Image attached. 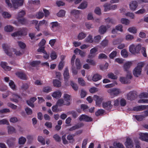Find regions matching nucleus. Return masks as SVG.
<instances>
[{
	"mask_svg": "<svg viewBox=\"0 0 148 148\" xmlns=\"http://www.w3.org/2000/svg\"><path fill=\"white\" fill-rule=\"evenodd\" d=\"M11 1L12 3L10 0H5V3L9 7L15 9L23 5L24 0H11Z\"/></svg>",
	"mask_w": 148,
	"mask_h": 148,
	"instance_id": "f257e3e1",
	"label": "nucleus"
},
{
	"mask_svg": "<svg viewBox=\"0 0 148 148\" xmlns=\"http://www.w3.org/2000/svg\"><path fill=\"white\" fill-rule=\"evenodd\" d=\"M143 66L144 63L143 62H140L137 64V66L134 68L133 71V73L134 76L138 77L141 75Z\"/></svg>",
	"mask_w": 148,
	"mask_h": 148,
	"instance_id": "f03ea898",
	"label": "nucleus"
},
{
	"mask_svg": "<svg viewBox=\"0 0 148 148\" xmlns=\"http://www.w3.org/2000/svg\"><path fill=\"white\" fill-rule=\"evenodd\" d=\"M141 47V45L140 44L137 45L132 44L129 47V51L133 54H138L139 53Z\"/></svg>",
	"mask_w": 148,
	"mask_h": 148,
	"instance_id": "7ed1b4c3",
	"label": "nucleus"
},
{
	"mask_svg": "<svg viewBox=\"0 0 148 148\" xmlns=\"http://www.w3.org/2000/svg\"><path fill=\"white\" fill-rule=\"evenodd\" d=\"M27 29L25 28L20 29L18 31L14 32L11 34V36L14 38L18 36L25 35L27 34Z\"/></svg>",
	"mask_w": 148,
	"mask_h": 148,
	"instance_id": "20e7f679",
	"label": "nucleus"
},
{
	"mask_svg": "<svg viewBox=\"0 0 148 148\" xmlns=\"http://www.w3.org/2000/svg\"><path fill=\"white\" fill-rule=\"evenodd\" d=\"M2 47L5 53L8 56H12L13 54L12 51H11V49H10V47L7 44H3L2 45Z\"/></svg>",
	"mask_w": 148,
	"mask_h": 148,
	"instance_id": "39448f33",
	"label": "nucleus"
},
{
	"mask_svg": "<svg viewBox=\"0 0 148 148\" xmlns=\"http://www.w3.org/2000/svg\"><path fill=\"white\" fill-rule=\"evenodd\" d=\"M4 80L5 82L8 83L11 89L14 91L16 90V85L13 81L10 80L9 78L7 77H5Z\"/></svg>",
	"mask_w": 148,
	"mask_h": 148,
	"instance_id": "423d86ee",
	"label": "nucleus"
},
{
	"mask_svg": "<svg viewBox=\"0 0 148 148\" xmlns=\"http://www.w3.org/2000/svg\"><path fill=\"white\" fill-rule=\"evenodd\" d=\"M111 96H116L121 92L119 89L117 88H110L107 91Z\"/></svg>",
	"mask_w": 148,
	"mask_h": 148,
	"instance_id": "0eeeda50",
	"label": "nucleus"
},
{
	"mask_svg": "<svg viewBox=\"0 0 148 148\" xmlns=\"http://www.w3.org/2000/svg\"><path fill=\"white\" fill-rule=\"evenodd\" d=\"M10 94H11V96L10 97V101L17 103L18 102V99L20 98V96L17 93L12 92H11Z\"/></svg>",
	"mask_w": 148,
	"mask_h": 148,
	"instance_id": "6e6552de",
	"label": "nucleus"
},
{
	"mask_svg": "<svg viewBox=\"0 0 148 148\" xmlns=\"http://www.w3.org/2000/svg\"><path fill=\"white\" fill-rule=\"evenodd\" d=\"M124 144L127 148H134L133 141L129 137H127Z\"/></svg>",
	"mask_w": 148,
	"mask_h": 148,
	"instance_id": "1a4fd4ad",
	"label": "nucleus"
},
{
	"mask_svg": "<svg viewBox=\"0 0 148 148\" xmlns=\"http://www.w3.org/2000/svg\"><path fill=\"white\" fill-rule=\"evenodd\" d=\"M93 98L95 101L96 105L99 106L101 105V102L103 100V97L96 95H95L94 96Z\"/></svg>",
	"mask_w": 148,
	"mask_h": 148,
	"instance_id": "9d476101",
	"label": "nucleus"
},
{
	"mask_svg": "<svg viewBox=\"0 0 148 148\" xmlns=\"http://www.w3.org/2000/svg\"><path fill=\"white\" fill-rule=\"evenodd\" d=\"M138 6V2L135 0L131 1L129 4L130 9L133 11L136 10Z\"/></svg>",
	"mask_w": 148,
	"mask_h": 148,
	"instance_id": "9b49d317",
	"label": "nucleus"
},
{
	"mask_svg": "<svg viewBox=\"0 0 148 148\" xmlns=\"http://www.w3.org/2000/svg\"><path fill=\"white\" fill-rule=\"evenodd\" d=\"M111 101H107L103 102L102 104L103 107L106 110H109L112 107V105L111 104Z\"/></svg>",
	"mask_w": 148,
	"mask_h": 148,
	"instance_id": "f8f14e48",
	"label": "nucleus"
},
{
	"mask_svg": "<svg viewBox=\"0 0 148 148\" xmlns=\"http://www.w3.org/2000/svg\"><path fill=\"white\" fill-rule=\"evenodd\" d=\"M139 138L141 140L148 142V133H140Z\"/></svg>",
	"mask_w": 148,
	"mask_h": 148,
	"instance_id": "ddd939ff",
	"label": "nucleus"
},
{
	"mask_svg": "<svg viewBox=\"0 0 148 148\" xmlns=\"http://www.w3.org/2000/svg\"><path fill=\"white\" fill-rule=\"evenodd\" d=\"M98 51V49L96 48H92L90 51V53L88 56L89 58H93L97 54V52Z\"/></svg>",
	"mask_w": 148,
	"mask_h": 148,
	"instance_id": "4468645a",
	"label": "nucleus"
},
{
	"mask_svg": "<svg viewBox=\"0 0 148 148\" xmlns=\"http://www.w3.org/2000/svg\"><path fill=\"white\" fill-rule=\"evenodd\" d=\"M62 95V93L60 90H58L52 93V96L54 98L58 99L60 98Z\"/></svg>",
	"mask_w": 148,
	"mask_h": 148,
	"instance_id": "2eb2a0df",
	"label": "nucleus"
},
{
	"mask_svg": "<svg viewBox=\"0 0 148 148\" xmlns=\"http://www.w3.org/2000/svg\"><path fill=\"white\" fill-rule=\"evenodd\" d=\"M136 95V94L135 92L131 91L127 94V98L129 100H133L135 99Z\"/></svg>",
	"mask_w": 148,
	"mask_h": 148,
	"instance_id": "dca6fc26",
	"label": "nucleus"
},
{
	"mask_svg": "<svg viewBox=\"0 0 148 148\" xmlns=\"http://www.w3.org/2000/svg\"><path fill=\"white\" fill-rule=\"evenodd\" d=\"M132 61H128L124 63L123 65V68L125 71L127 72L130 71L128 70L132 64Z\"/></svg>",
	"mask_w": 148,
	"mask_h": 148,
	"instance_id": "f3484780",
	"label": "nucleus"
},
{
	"mask_svg": "<svg viewBox=\"0 0 148 148\" xmlns=\"http://www.w3.org/2000/svg\"><path fill=\"white\" fill-rule=\"evenodd\" d=\"M145 109H148V105H142L139 106L135 107L133 108L134 110L137 111H141Z\"/></svg>",
	"mask_w": 148,
	"mask_h": 148,
	"instance_id": "a211bd4d",
	"label": "nucleus"
},
{
	"mask_svg": "<svg viewBox=\"0 0 148 148\" xmlns=\"http://www.w3.org/2000/svg\"><path fill=\"white\" fill-rule=\"evenodd\" d=\"M110 27L109 25L106 26L102 25L99 28V32L101 34H103L106 32L107 29Z\"/></svg>",
	"mask_w": 148,
	"mask_h": 148,
	"instance_id": "6ab92c4d",
	"label": "nucleus"
},
{
	"mask_svg": "<svg viewBox=\"0 0 148 148\" xmlns=\"http://www.w3.org/2000/svg\"><path fill=\"white\" fill-rule=\"evenodd\" d=\"M64 104L66 105H69L70 104V96L67 94H64Z\"/></svg>",
	"mask_w": 148,
	"mask_h": 148,
	"instance_id": "aec40b11",
	"label": "nucleus"
},
{
	"mask_svg": "<svg viewBox=\"0 0 148 148\" xmlns=\"http://www.w3.org/2000/svg\"><path fill=\"white\" fill-rule=\"evenodd\" d=\"M16 75L20 79L26 80L27 79V76L23 72H18L16 73Z\"/></svg>",
	"mask_w": 148,
	"mask_h": 148,
	"instance_id": "412c9836",
	"label": "nucleus"
},
{
	"mask_svg": "<svg viewBox=\"0 0 148 148\" xmlns=\"http://www.w3.org/2000/svg\"><path fill=\"white\" fill-rule=\"evenodd\" d=\"M79 120L80 121H92V119L90 117L87 115H82L79 118Z\"/></svg>",
	"mask_w": 148,
	"mask_h": 148,
	"instance_id": "4be33fe9",
	"label": "nucleus"
},
{
	"mask_svg": "<svg viewBox=\"0 0 148 148\" xmlns=\"http://www.w3.org/2000/svg\"><path fill=\"white\" fill-rule=\"evenodd\" d=\"M1 14L2 16L4 18L9 19L12 17V14L10 12L6 11H2Z\"/></svg>",
	"mask_w": 148,
	"mask_h": 148,
	"instance_id": "5701e85b",
	"label": "nucleus"
},
{
	"mask_svg": "<svg viewBox=\"0 0 148 148\" xmlns=\"http://www.w3.org/2000/svg\"><path fill=\"white\" fill-rule=\"evenodd\" d=\"M26 12L25 10H21L18 12L17 15L16 16V19H19L20 18H22L25 15Z\"/></svg>",
	"mask_w": 148,
	"mask_h": 148,
	"instance_id": "b1692460",
	"label": "nucleus"
},
{
	"mask_svg": "<svg viewBox=\"0 0 148 148\" xmlns=\"http://www.w3.org/2000/svg\"><path fill=\"white\" fill-rule=\"evenodd\" d=\"M36 98L35 97L31 98L29 100L27 101V103L29 106L33 108L34 106L33 103L36 100Z\"/></svg>",
	"mask_w": 148,
	"mask_h": 148,
	"instance_id": "393cba45",
	"label": "nucleus"
},
{
	"mask_svg": "<svg viewBox=\"0 0 148 148\" xmlns=\"http://www.w3.org/2000/svg\"><path fill=\"white\" fill-rule=\"evenodd\" d=\"M7 63L6 62H1V65L5 70L6 71H10L11 68V67L7 66Z\"/></svg>",
	"mask_w": 148,
	"mask_h": 148,
	"instance_id": "a878e982",
	"label": "nucleus"
},
{
	"mask_svg": "<svg viewBox=\"0 0 148 148\" xmlns=\"http://www.w3.org/2000/svg\"><path fill=\"white\" fill-rule=\"evenodd\" d=\"M44 16V14L43 13L42 10H41L36 13L35 16L38 19H40L43 18Z\"/></svg>",
	"mask_w": 148,
	"mask_h": 148,
	"instance_id": "bb28decb",
	"label": "nucleus"
},
{
	"mask_svg": "<svg viewBox=\"0 0 148 148\" xmlns=\"http://www.w3.org/2000/svg\"><path fill=\"white\" fill-rule=\"evenodd\" d=\"M102 78V76L96 73L92 77V80L94 82L97 81L100 79Z\"/></svg>",
	"mask_w": 148,
	"mask_h": 148,
	"instance_id": "cd10ccee",
	"label": "nucleus"
},
{
	"mask_svg": "<svg viewBox=\"0 0 148 148\" xmlns=\"http://www.w3.org/2000/svg\"><path fill=\"white\" fill-rule=\"evenodd\" d=\"M64 78L65 81L68 80L69 78V70L67 68H66L64 71L63 74Z\"/></svg>",
	"mask_w": 148,
	"mask_h": 148,
	"instance_id": "c85d7f7f",
	"label": "nucleus"
},
{
	"mask_svg": "<svg viewBox=\"0 0 148 148\" xmlns=\"http://www.w3.org/2000/svg\"><path fill=\"white\" fill-rule=\"evenodd\" d=\"M71 13L72 15L74 16L77 18H79V15L80 13L79 11L74 10H71Z\"/></svg>",
	"mask_w": 148,
	"mask_h": 148,
	"instance_id": "c756f323",
	"label": "nucleus"
},
{
	"mask_svg": "<svg viewBox=\"0 0 148 148\" xmlns=\"http://www.w3.org/2000/svg\"><path fill=\"white\" fill-rule=\"evenodd\" d=\"M113 146L114 147H110V148H124L123 145L119 143H114Z\"/></svg>",
	"mask_w": 148,
	"mask_h": 148,
	"instance_id": "7c9ffc66",
	"label": "nucleus"
},
{
	"mask_svg": "<svg viewBox=\"0 0 148 148\" xmlns=\"http://www.w3.org/2000/svg\"><path fill=\"white\" fill-rule=\"evenodd\" d=\"M13 29V27L11 25H7L4 28L5 31L7 32H12Z\"/></svg>",
	"mask_w": 148,
	"mask_h": 148,
	"instance_id": "2f4dec72",
	"label": "nucleus"
},
{
	"mask_svg": "<svg viewBox=\"0 0 148 148\" xmlns=\"http://www.w3.org/2000/svg\"><path fill=\"white\" fill-rule=\"evenodd\" d=\"M53 84L54 86L56 87H59L61 86V82L59 80L55 79L53 81Z\"/></svg>",
	"mask_w": 148,
	"mask_h": 148,
	"instance_id": "473e14b6",
	"label": "nucleus"
},
{
	"mask_svg": "<svg viewBox=\"0 0 148 148\" xmlns=\"http://www.w3.org/2000/svg\"><path fill=\"white\" fill-rule=\"evenodd\" d=\"M128 31L130 33L134 34L137 33V30L136 28L135 27H131L128 29Z\"/></svg>",
	"mask_w": 148,
	"mask_h": 148,
	"instance_id": "72a5a7b5",
	"label": "nucleus"
},
{
	"mask_svg": "<svg viewBox=\"0 0 148 148\" xmlns=\"http://www.w3.org/2000/svg\"><path fill=\"white\" fill-rule=\"evenodd\" d=\"M121 23L123 24L127 25L130 24V21L127 19L123 18L121 19Z\"/></svg>",
	"mask_w": 148,
	"mask_h": 148,
	"instance_id": "f704fd0d",
	"label": "nucleus"
},
{
	"mask_svg": "<svg viewBox=\"0 0 148 148\" xmlns=\"http://www.w3.org/2000/svg\"><path fill=\"white\" fill-rule=\"evenodd\" d=\"M75 64L77 69H80L82 67L80 60L78 58L76 59L75 62Z\"/></svg>",
	"mask_w": 148,
	"mask_h": 148,
	"instance_id": "c9c22d12",
	"label": "nucleus"
},
{
	"mask_svg": "<svg viewBox=\"0 0 148 148\" xmlns=\"http://www.w3.org/2000/svg\"><path fill=\"white\" fill-rule=\"evenodd\" d=\"M8 132L9 134L14 133L16 132L15 128L11 126H9L8 127Z\"/></svg>",
	"mask_w": 148,
	"mask_h": 148,
	"instance_id": "e433bc0d",
	"label": "nucleus"
},
{
	"mask_svg": "<svg viewBox=\"0 0 148 148\" xmlns=\"http://www.w3.org/2000/svg\"><path fill=\"white\" fill-rule=\"evenodd\" d=\"M87 3L86 2H83L78 7V8L84 9L86 8L87 6Z\"/></svg>",
	"mask_w": 148,
	"mask_h": 148,
	"instance_id": "4c0bfd02",
	"label": "nucleus"
},
{
	"mask_svg": "<svg viewBox=\"0 0 148 148\" xmlns=\"http://www.w3.org/2000/svg\"><path fill=\"white\" fill-rule=\"evenodd\" d=\"M120 81L123 84H127L129 83V80L128 79L124 77H121L120 78Z\"/></svg>",
	"mask_w": 148,
	"mask_h": 148,
	"instance_id": "58836bf2",
	"label": "nucleus"
},
{
	"mask_svg": "<svg viewBox=\"0 0 148 148\" xmlns=\"http://www.w3.org/2000/svg\"><path fill=\"white\" fill-rule=\"evenodd\" d=\"M86 36V35L85 33L82 32H80L77 36V39L79 40H82L84 39Z\"/></svg>",
	"mask_w": 148,
	"mask_h": 148,
	"instance_id": "ea45409f",
	"label": "nucleus"
},
{
	"mask_svg": "<svg viewBox=\"0 0 148 148\" xmlns=\"http://www.w3.org/2000/svg\"><path fill=\"white\" fill-rule=\"evenodd\" d=\"M41 64L39 60L34 61L30 62V65L33 66H37Z\"/></svg>",
	"mask_w": 148,
	"mask_h": 148,
	"instance_id": "a19ab883",
	"label": "nucleus"
},
{
	"mask_svg": "<svg viewBox=\"0 0 148 148\" xmlns=\"http://www.w3.org/2000/svg\"><path fill=\"white\" fill-rule=\"evenodd\" d=\"M78 82L79 85L82 86H84L86 85L85 82L82 78H78Z\"/></svg>",
	"mask_w": 148,
	"mask_h": 148,
	"instance_id": "79ce46f5",
	"label": "nucleus"
},
{
	"mask_svg": "<svg viewBox=\"0 0 148 148\" xmlns=\"http://www.w3.org/2000/svg\"><path fill=\"white\" fill-rule=\"evenodd\" d=\"M103 7L105 12H107L111 10V6L110 4L106 3L104 4Z\"/></svg>",
	"mask_w": 148,
	"mask_h": 148,
	"instance_id": "37998d69",
	"label": "nucleus"
},
{
	"mask_svg": "<svg viewBox=\"0 0 148 148\" xmlns=\"http://www.w3.org/2000/svg\"><path fill=\"white\" fill-rule=\"evenodd\" d=\"M121 54L123 57L126 58L128 56V53L127 50L123 49L121 51Z\"/></svg>",
	"mask_w": 148,
	"mask_h": 148,
	"instance_id": "c03bdc74",
	"label": "nucleus"
},
{
	"mask_svg": "<svg viewBox=\"0 0 148 148\" xmlns=\"http://www.w3.org/2000/svg\"><path fill=\"white\" fill-rule=\"evenodd\" d=\"M107 76L108 78L113 79H116L118 77L116 75H114V73H108Z\"/></svg>",
	"mask_w": 148,
	"mask_h": 148,
	"instance_id": "a18cd8bd",
	"label": "nucleus"
},
{
	"mask_svg": "<svg viewBox=\"0 0 148 148\" xmlns=\"http://www.w3.org/2000/svg\"><path fill=\"white\" fill-rule=\"evenodd\" d=\"M15 140L16 139L15 138H9L7 140V143L9 146H11L13 145Z\"/></svg>",
	"mask_w": 148,
	"mask_h": 148,
	"instance_id": "49530a36",
	"label": "nucleus"
},
{
	"mask_svg": "<svg viewBox=\"0 0 148 148\" xmlns=\"http://www.w3.org/2000/svg\"><path fill=\"white\" fill-rule=\"evenodd\" d=\"M65 12L62 10H60L57 14V16L59 17H62L65 16Z\"/></svg>",
	"mask_w": 148,
	"mask_h": 148,
	"instance_id": "de8ad7c7",
	"label": "nucleus"
},
{
	"mask_svg": "<svg viewBox=\"0 0 148 148\" xmlns=\"http://www.w3.org/2000/svg\"><path fill=\"white\" fill-rule=\"evenodd\" d=\"M38 140L42 145H44L45 144V139L42 136H38Z\"/></svg>",
	"mask_w": 148,
	"mask_h": 148,
	"instance_id": "09e8293b",
	"label": "nucleus"
},
{
	"mask_svg": "<svg viewBox=\"0 0 148 148\" xmlns=\"http://www.w3.org/2000/svg\"><path fill=\"white\" fill-rule=\"evenodd\" d=\"M11 51H12L14 54L16 56H21L22 54V53L20 51L17 50L15 49H11Z\"/></svg>",
	"mask_w": 148,
	"mask_h": 148,
	"instance_id": "8fccbe9b",
	"label": "nucleus"
},
{
	"mask_svg": "<svg viewBox=\"0 0 148 148\" xmlns=\"http://www.w3.org/2000/svg\"><path fill=\"white\" fill-rule=\"evenodd\" d=\"M71 85L72 88L75 90H77L78 88V86L77 85L74 83L72 81L71 82Z\"/></svg>",
	"mask_w": 148,
	"mask_h": 148,
	"instance_id": "3c124183",
	"label": "nucleus"
},
{
	"mask_svg": "<svg viewBox=\"0 0 148 148\" xmlns=\"http://www.w3.org/2000/svg\"><path fill=\"white\" fill-rule=\"evenodd\" d=\"M26 141V139L25 138L23 137H20L18 140V143L20 144H24Z\"/></svg>",
	"mask_w": 148,
	"mask_h": 148,
	"instance_id": "603ef678",
	"label": "nucleus"
},
{
	"mask_svg": "<svg viewBox=\"0 0 148 148\" xmlns=\"http://www.w3.org/2000/svg\"><path fill=\"white\" fill-rule=\"evenodd\" d=\"M86 62L90 64L95 66L96 65V63L94 60L91 59H87L86 60Z\"/></svg>",
	"mask_w": 148,
	"mask_h": 148,
	"instance_id": "864d4df0",
	"label": "nucleus"
},
{
	"mask_svg": "<svg viewBox=\"0 0 148 148\" xmlns=\"http://www.w3.org/2000/svg\"><path fill=\"white\" fill-rule=\"evenodd\" d=\"M17 44L18 46L22 49H24L25 48L26 46L25 44L22 41H18Z\"/></svg>",
	"mask_w": 148,
	"mask_h": 148,
	"instance_id": "5fc2aeb1",
	"label": "nucleus"
},
{
	"mask_svg": "<svg viewBox=\"0 0 148 148\" xmlns=\"http://www.w3.org/2000/svg\"><path fill=\"white\" fill-rule=\"evenodd\" d=\"M126 100L123 98H120V103L121 106H124L126 104Z\"/></svg>",
	"mask_w": 148,
	"mask_h": 148,
	"instance_id": "6e6d98bb",
	"label": "nucleus"
},
{
	"mask_svg": "<svg viewBox=\"0 0 148 148\" xmlns=\"http://www.w3.org/2000/svg\"><path fill=\"white\" fill-rule=\"evenodd\" d=\"M134 39V36L133 35L130 34H127L125 36V39L127 41L131 40Z\"/></svg>",
	"mask_w": 148,
	"mask_h": 148,
	"instance_id": "4d7b16f0",
	"label": "nucleus"
},
{
	"mask_svg": "<svg viewBox=\"0 0 148 148\" xmlns=\"http://www.w3.org/2000/svg\"><path fill=\"white\" fill-rule=\"evenodd\" d=\"M85 40L86 42H89L90 43L92 42L93 41L92 38V36L90 35H89L85 39Z\"/></svg>",
	"mask_w": 148,
	"mask_h": 148,
	"instance_id": "13d9d810",
	"label": "nucleus"
},
{
	"mask_svg": "<svg viewBox=\"0 0 148 148\" xmlns=\"http://www.w3.org/2000/svg\"><path fill=\"white\" fill-rule=\"evenodd\" d=\"M140 99L148 98V93L147 92H143L141 93L139 96Z\"/></svg>",
	"mask_w": 148,
	"mask_h": 148,
	"instance_id": "bf43d9fd",
	"label": "nucleus"
},
{
	"mask_svg": "<svg viewBox=\"0 0 148 148\" xmlns=\"http://www.w3.org/2000/svg\"><path fill=\"white\" fill-rule=\"evenodd\" d=\"M117 52L116 51H114L112 52L109 55L110 58L112 59H113L117 55Z\"/></svg>",
	"mask_w": 148,
	"mask_h": 148,
	"instance_id": "052dcab7",
	"label": "nucleus"
},
{
	"mask_svg": "<svg viewBox=\"0 0 148 148\" xmlns=\"http://www.w3.org/2000/svg\"><path fill=\"white\" fill-rule=\"evenodd\" d=\"M64 103H65L64 100L62 99L58 100L56 103V104L57 105L59 106H61L63 105H65Z\"/></svg>",
	"mask_w": 148,
	"mask_h": 148,
	"instance_id": "680f3d73",
	"label": "nucleus"
},
{
	"mask_svg": "<svg viewBox=\"0 0 148 148\" xmlns=\"http://www.w3.org/2000/svg\"><path fill=\"white\" fill-rule=\"evenodd\" d=\"M7 104L8 107H10L12 109L16 110L17 108V106L16 105L11 103L8 102Z\"/></svg>",
	"mask_w": 148,
	"mask_h": 148,
	"instance_id": "e2e57ef3",
	"label": "nucleus"
},
{
	"mask_svg": "<svg viewBox=\"0 0 148 148\" xmlns=\"http://www.w3.org/2000/svg\"><path fill=\"white\" fill-rule=\"evenodd\" d=\"M17 19L18 22L22 24H25L26 23V20L25 18H21Z\"/></svg>",
	"mask_w": 148,
	"mask_h": 148,
	"instance_id": "0e129e2a",
	"label": "nucleus"
},
{
	"mask_svg": "<svg viewBox=\"0 0 148 148\" xmlns=\"http://www.w3.org/2000/svg\"><path fill=\"white\" fill-rule=\"evenodd\" d=\"M51 88L49 86L44 87L43 89V91L47 93H48L51 91Z\"/></svg>",
	"mask_w": 148,
	"mask_h": 148,
	"instance_id": "69168bd1",
	"label": "nucleus"
},
{
	"mask_svg": "<svg viewBox=\"0 0 148 148\" xmlns=\"http://www.w3.org/2000/svg\"><path fill=\"white\" fill-rule=\"evenodd\" d=\"M87 95L86 91L84 89H82L81 91L80 96L81 98H84Z\"/></svg>",
	"mask_w": 148,
	"mask_h": 148,
	"instance_id": "338daca9",
	"label": "nucleus"
},
{
	"mask_svg": "<svg viewBox=\"0 0 148 148\" xmlns=\"http://www.w3.org/2000/svg\"><path fill=\"white\" fill-rule=\"evenodd\" d=\"M53 138L57 142H60L61 141V137L57 134H55L53 136Z\"/></svg>",
	"mask_w": 148,
	"mask_h": 148,
	"instance_id": "774afa93",
	"label": "nucleus"
}]
</instances>
